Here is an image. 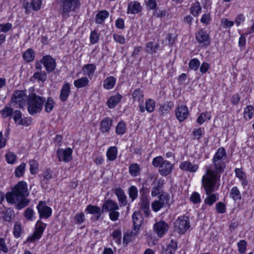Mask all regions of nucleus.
<instances>
[{
  "mask_svg": "<svg viewBox=\"0 0 254 254\" xmlns=\"http://www.w3.org/2000/svg\"><path fill=\"white\" fill-rule=\"evenodd\" d=\"M30 170L32 174H36L38 170V163L35 160H31L29 161Z\"/></svg>",
  "mask_w": 254,
  "mask_h": 254,
  "instance_id": "864d4df0",
  "label": "nucleus"
},
{
  "mask_svg": "<svg viewBox=\"0 0 254 254\" xmlns=\"http://www.w3.org/2000/svg\"><path fill=\"white\" fill-rule=\"evenodd\" d=\"M37 209L39 214V217L41 219H47L52 215V208L47 205L45 201H39L37 206Z\"/></svg>",
  "mask_w": 254,
  "mask_h": 254,
  "instance_id": "9d476101",
  "label": "nucleus"
},
{
  "mask_svg": "<svg viewBox=\"0 0 254 254\" xmlns=\"http://www.w3.org/2000/svg\"><path fill=\"white\" fill-rule=\"evenodd\" d=\"M72 150L70 148L65 149L59 148L57 151V154L60 161L68 162L71 159Z\"/></svg>",
  "mask_w": 254,
  "mask_h": 254,
  "instance_id": "4468645a",
  "label": "nucleus"
},
{
  "mask_svg": "<svg viewBox=\"0 0 254 254\" xmlns=\"http://www.w3.org/2000/svg\"><path fill=\"white\" fill-rule=\"evenodd\" d=\"M85 211L91 214L96 215L95 216V219L96 220H98L100 218L102 213H103V212H102V210H101L99 207L91 204L87 206Z\"/></svg>",
  "mask_w": 254,
  "mask_h": 254,
  "instance_id": "4be33fe9",
  "label": "nucleus"
},
{
  "mask_svg": "<svg viewBox=\"0 0 254 254\" xmlns=\"http://www.w3.org/2000/svg\"><path fill=\"white\" fill-rule=\"evenodd\" d=\"M16 157L15 154L11 152H8L5 154V159L8 164H13L15 162Z\"/></svg>",
  "mask_w": 254,
  "mask_h": 254,
  "instance_id": "680f3d73",
  "label": "nucleus"
},
{
  "mask_svg": "<svg viewBox=\"0 0 254 254\" xmlns=\"http://www.w3.org/2000/svg\"><path fill=\"white\" fill-rule=\"evenodd\" d=\"M14 217V212L10 208H7L2 212V219L5 221L10 222Z\"/></svg>",
  "mask_w": 254,
  "mask_h": 254,
  "instance_id": "58836bf2",
  "label": "nucleus"
},
{
  "mask_svg": "<svg viewBox=\"0 0 254 254\" xmlns=\"http://www.w3.org/2000/svg\"><path fill=\"white\" fill-rule=\"evenodd\" d=\"M122 98L123 96L120 94H117L115 96H111L107 102L108 108L110 109L115 108Z\"/></svg>",
  "mask_w": 254,
  "mask_h": 254,
  "instance_id": "a878e982",
  "label": "nucleus"
},
{
  "mask_svg": "<svg viewBox=\"0 0 254 254\" xmlns=\"http://www.w3.org/2000/svg\"><path fill=\"white\" fill-rule=\"evenodd\" d=\"M112 237L115 241L118 244H120L122 239V232L120 229L115 230L112 233Z\"/></svg>",
  "mask_w": 254,
  "mask_h": 254,
  "instance_id": "603ef678",
  "label": "nucleus"
},
{
  "mask_svg": "<svg viewBox=\"0 0 254 254\" xmlns=\"http://www.w3.org/2000/svg\"><path fill=\"white\" fill-rule=\"evenodd\" d=\"M247 245V243L246 241L244 240H240L238 243V251L240 254H243L246 252Z\"/></svg>",
  "mask_w": 254,
  "mask_h": 254,
  "instance_id": "4d7b16f0",
  "label": "nucleus"
},
{
  "mask_svg": "<svg viewBox=\"0 0 254 254\" xmlns=\"http://www.w3.org/2000/svg\"><path fill=\"white\" fill-rule=\"evenodd\" d=\"M176 116L180 122H183L187 119L189 115V111L186 105H181L176 109Z\"/></svg>",
  "mask_w": 254,
  "mask_h": 254,
  "instance_id": "f3484780",
  "label": "nucleus"
},
{
  "mask_svg": "<svg viewBox=\"0 0 254 254\" xmlns=\"http://www.w3.org/2000/svg\"><path fill=\"white\" fill-rule=\"evenodd\" d=\"M113 120L110 118L106 117L104 118L100 123V131L105 133L108 132L112 126Z\"/></svg>",
  "mask_w": 254,
  "mask_h": 254,
  "instance_id": "5701e85b",
  "label": "nucleus"
},
{
  "mask_svg": "<svg viewBox=\"0 0 254 254\" xmlns=\"http://www.w3.org/2000/svg\"><path fill=\"white\" fill-rule=\"evenodd\" d=\"M128 170L130 175L135 177L140 174V167L137 163H132L129 166Z\"/></svg>",
  "mask_w": 254,
  "mask_h": 254,
  "instance_id": "473e14b6",
  "label": "nucleus"
},
{
  "mask_svg": "<svg viewBox=\"0 0 254 254\" xmlns=\"http://www.w3.org/2000/svg\"><path fill=\"white\" fill-rule=\"evenodd\" d=\"M126 130V124L124 122H119L116 127V132L117 134L122 135L125 133Z\"/></svg>",
  "mask_w": 254,
  "mask_h": 254,
  "instance_id": "8fccbe9b",
  "label": "nucleus"
},
{
  "mask_svg": "<svg viewBox=\"0 0 254 254\" xmlns=\"http://www.w3.org/2000/svg\"><path fill=\"white\" fill-rule=\"evenodd\" d=\"M35 212L32 208L28 207L26 209L24 213V216L28 221H32L35 218Z\"/></svg>",
  "mask_w": 254,
  "mask_h": 254,
  "instance_id": "de8ad7c7",
  "label": "nucleus"
},
{
  "mask_svg": "<svg viewBox=\"0 0 254 254\" xmlns=\"http://www.w3.org/2000/svg\"><path fill=\"white\" fill-rule=\"evenodd\" d=\"M28 195L27 184L20 181L12 188L10 192L6 193L5 198L8 203L16 204V208L20 210L29 204L30 200L26 198Z\"/></svg>",
  "mask_w": 254,
  "mask_h": 254,
  "instance_id": "f03ea898",
  "label": "nucleus"
},
{
  "mask_svg": "<svg viewBox=\"0 0 254 254\" xmlns=\"http://www.w3.org/2000/svg\"><path fill=\"white\" fill-rule=\"evenodd\" d=\"M99 39V35L97 33L96 30H94L91 32L90 36V43L92 44H95L97 43Z\"/></svg>",
  "mask_w": 254,
  "mask_h": 254,
  "instance_id": "0e129e2a",
  "label": "nucleus"
},
{
  "mask_svg": "<svg viewBox=\"0 0 254 254\" xmlns=\"http://www.w3.org/2000/svg\"><path fill=\"white\" fill-rule=\"evenodd\" d=\"M27 97L24 90H16L14 91L11 96L9 105L10 106H14L15 105H18L16 107L19 108H22L26 103Z\"/></svg>",
  "mask_w": 254,
  "mask_h": 254,
  "instance_id": "0eeeda50",
  "label": "nucleus"
},
{
  "mask_svg": "<svg viewBox=\"0 0 254 254\" xmlns=\"http://www.w3.org/2000/svg\"><path fill=\"white\" fill-rule=\"evenodd\" d=\"M119 209V205L116 201L108 199L102 205V212H109L110 220L116 221L118 220L120 217V213L118 211Z\"/></svg>",
  "mask_w": 254,
  "mask_h": 254,
  "instance_id": "20e7f679",
  "label": "nucleus"
},
{
  "mask_svg": "<svg viewBox=\"0 0 254 254\" xmlns=\"http://www.w3.org/2000/svg\"><path fill=\"white\" fill-rule=\"evenodd\" d=\"M254 115V107L250 105L247 106L244 109V118L246 120H249L253 118Z\"/></svg>",
  "mask_w": 254,
  "mask_h": 254,
  "instance_id": "79ce46f5",
  "label": "nucleus"
},
{
  "mask_svg": "<svg viewBox=\"0 0 254 254\" xmlns=\"http://www.w3.org/2000/svg\"><path fill=\"white\" fill-rule=\"evenodd\" d=\"M154 230L159 237H162L168 231L169 226L164 221H160L154 224Z\"/></svg>",
  "mask_w": 254,
  "mask_h": 254,
  "instance_id": "2eb2a0df",
  "label": "nucleus"
},
{
  "mask_svg": "<svg viewBox=\"0 0 254 254\" xmlns=\"http://www.w3.org/2000/svg\"><path fill=\"white\" fill-rule=\"evenodd\" d=\"M155 107V102L154 100L152 99H148L145 101V107L142 103L139 105V111L141 113L145 112L146 110L148 113H152L154 111Z\"/></svg>",
  "mask_w": 254,
  "mask_h": 254,
  "instance_id": "6ab92c4d",
  "label": "nucleus"
},
{
  "mask_svg": "<svg viewBox=\"0 0 254 254\" xmlns=\"http://www.w3.org/2000/svg\"><path fill=\"white\" fill-rule=\"evenodd\" d=\"M45 110L47 113H50L53 110L55 105V102L53 98L49 97L45 101Z\"/></svg>",
  "mask_w": 254,
  "mask_h": 254,
  "instance_id": "a19ab883",
  "label": "nucleus"
},
{
  "mask_svg": "<svg viewBox=\"0 0 254 254\" xmlns=\"http://www.w3.org/2000/svg\"><path fill=\"white\" fill-rule=\"evenodd\" d=\"M226 157L225 149L223 147L219 148L212 159L214 169H207L202 178V186L207 193L212 190V188L216 186L217 182L220 180V174L223 173L226 168L225 160Z\"/></svg>",
  "mask_w": 254,
  "mask_h": 254,
  "instance_id": "f257e3e1",
  "label": "nucleus"
},
{
  "mask_svg": "<svg viewBox=\"0 0 254 254\" xmlns=\"http://www.w3.org/2000/svg\"><path fill=\"white\" fill-rule=\"evenodd\" d=\"M41 63L48 73L53 71L57 66L55 60L50 55L44 56L41 61Z\"/></svg>",
  "mask_w": 254,
  "mask_h": 254,
  "instance_id": "9b49d317",
  "label": "nucleus"
},
{
  "mask_svg": "<svg viewBox=\"0 0 254 254\" xmlns=\"http://www.w3.org/2000/svg\"><path fill=\"white\" fill-rule=\"evenodd\" d=\"M189 65L190 69L196 71L200 65V62L197 59L194 58L190 61Z\"/></svg>",
  "mask_w": 254,
  "mask_h": 254,
  "instance_id": "3c124183",
  "label": "nucleus"
},
{
  "mask_svg": "<svg viewBox=\"0 0 254 254\" xmlns=\"http://www.w3.org/2000/svg\"><path fill=\"white\" fill-rule=\"evenodd\" d=\"M177 249L178 243L177 241L174 240H171L164 252V254H175Z\"/></svg>",
  "mask_w": 254,
  "mask_h": 254,
  "instance_id": "7c9ffc66",
  "label": "nucleus"
},
{
  "mask_svg": "<svg viewBox=\"0 0 254 254\" xmlns=\"http://www.w3.org/2000/svg\"><path fill=\"white\" fill-rule=\"evenodd\" d=\"M141 207L145 216L148 217L150 213L149 203V201L146 196H143L141 197Z\"/></svg>",
  "mask_w": 254,
  "mask_h": 254,
  "instance_id": "72a5a7b5",
  "label": "nucleus"
},
{
  "mask_svg": "<svg viewBox=\"0 0 254 254\" xmlns=\"http://www.w3.org/2000/svg\"><path fill=\"white\" fill-rule=\"evenodd\" d=\"M148 178L153 180V183H155L157 181L156 184L152 188L151 190L152 196H156L160 193L164 183V181L162 179L157 180V177L154 175H149Z\"/></svg>",
  "mask_w": 254,
  "mask_h": 254,
  "instance_id": "f8f14e48",
  "label": "nucleus"
},
{
  "mask_svg": "<svg viewBox=\"0 0 254 254\" xmlns=\"http://www.w3.org/2000/svg\"><path fill=\"white\" fill-rule=\"evenodd\" d=\"M179 168L184 171L195 173L198 169V165L196 164H192L189 161H185L181 163Z\"/></svg>",
  "mask_w": 254,
  "mask_h": 254,
  "instance_id": "a211bd4d",
  "label": "nucleus"
},
{
  "mask_svg": "<svg viewBox=\"0 0 254 254\" xmlns=\"http://www.w3.org/2000/svg\"><path fill=\"white\" fill-rule=\"evenodd\" d=\"M113 39L116 42L120 44H124L126 43V39L125 38L119 34H114L113 35Z\"/></svg>",
  "mask_w": 254,
  "mask_h": 254,
  "instance_id": "774afa93",
  "label": "nucleus"
},
{
  "mask_svg": "<svg viewBox=\"0 0 254 254\" xmlns=\"http://www.w3.org/2000/svg\"><path fill=\"white\" fill-rule=\"evenodd\" d=\"M210 118L211 115L209 112H206L205 113H202L197 118V122L201 125L205 122V121L206 120H210Z\"/></svg>",
  "mask_w": 254,
  "mask_h": 254,
  "instance_id": "09e8293b",
  "label": "nucleus"
},
{
  "mask_svg": "<svg viewBox=\"0 0 254 254\" xmlns=\"http://www.w3.org/2000/svg\"><path fill=\"white\" fill-rule=\"evenodd\" d=\"M142 10V7L139 2L137 1H130L127 6V14H135Z\"/></svg>",
  "mask_w": 254,
  "mask_h": 254,
  "instance_id": "aec40b11",
  "label": "nucleus"
},
{
  "mask_svg": "<svg viewBox=\"0 0 254 254\" xmlns=\"http://www.w3.org/2000/svg\"><path fill=\"white\" fill-rule=\"evenodd\" d=\"M190 221L188 217H179L174 222L175 230L179 234H184L190 228Z\"/></svg>",
  "mask_w": 254,
  "mask_h": 254,
  "instance_id": "6e6552de",
  "label": "nucleus"
},
{
  "mask_svg": "<svg viewBox=\"0 0 254 254\" xmlns=\"http://www.w3.org/2000/svg\"><path fill=\"white\" fill-rule=\"evenodd\" d=\"M23 58L27 63L32 62L35 58V52L31 48L27 49L23 54Z\"/></svg>",
  "mask_w": 254,
  "mask_h": 254,
  "instance_id": "f704fd0d",
  "label": "nucleus"
},
{
  "mask_svg": "<svg viewBox=\"0 0 254 254\" xmlns=\"http://www.w3.org/2000/svg\"><path fill=\"white\" fill-rule=\"evenodd\" d=\"M21 232V225L20 222H16L13 228V235L16 238H19L20 236Z\"/></svg>",
  "mask_w": 254,
  "mask_h": 254,
  "instance_id": "bf43d9fd",
  "label": "nucleus"
},
{
  "mask_svg": "<svg viewBox=\"0 0 254 254\" xmlns=\"http://www.w3.org/2000/svg\"><path fill=\"white\" fill-rule=\"evenodd\" d=\"M159 46L158 45H156L154 47L153 46V43L152 42H149L147 44L146 47V52L150 54H154L156 53V49Z\"/></svg>",
  "mask_w": 254,
  "mask_h": 254,
  "instance_id": "e2e57ef3",
  "label": "nucleus"
},
{
  "mask_svg": "<svg viewBox=\"0 0 254 254\" xmlns=\"http://www.w3.org/2000/svg\"><path fill=\"white\" fill-rule=\"evenodd\" d=\"M79 0H62L61 14L64 18L69 16V12L74 11L80 6Z\"/></svg>",
  "mask_w": 254,
  "mask_h": 254,
  "instance_id": "423d86ee",
  "label": "nucleus"
},
{
  "mask_svg": "<svg viewBox=\"0 0 254 254\" xmlns=\"http://www.w3.org/2000/svg\"><path fill=\"white\" fill-rule=\"evenodd\" d=\"M132 96L134 101H137L142 103L143 101V93L140 89H135L132 94Z\"/></svg>",
  "mask_w": 254,
  "mask_h": 254,
  "instance_id": "ea45409f",
  "label": "nucleus"
},
{
  "mask_svg": "<svg viewBox=\"0 0 254 254\" xmlns=\"http://www.w3.org/2000/svg\"><path fill=\"white\" fill-rule=\"evenodd\" d=\"M234 171L235 173L236 177L239 178V180L241 181V184L243 187L246 186L248 184V182L247 179L246 174L244 172L241 168H236Z\"/></svg>",
  "mask_w": 254,
  "mask_h": 254,
  "instance_id": "bb28decb",
  "label": "nucleus"
},
{
  "mask_svg": "<svg viewBox=\"0 0 254 254\" xmlns=\"http://www.w3.org/2000/svg\"><path fill=\"white\" fill-rule=\"evenodd\" d=\"M195 39L199 44H202L203 46H208L210 44L209 36L203 29H200L196 33Z\"/></svg>",
  "mask_w": 254,
  "mask_h": 254,
  "instance_id": "ddd939ff",
  "label": "nucleus"
},
{
  "mask_svg": "<svg viewBox=\"0 0 254 254\" xmlns=\"http://www.w3.org/2000/svg\"><path fill=\"white\" fill-rule=\"evenodd\" d=\"M190 201L194 204L200 203L201 198L199 194L197 192H193L190 196Z\"/></svg>",
  "mask_w": 254,
  "mask_h": 254,
  "instance_id": "052dcab7",
  "label": "nucleus"
},
{
  "mask_svg": "<svg viewBox=\"0 0 254 254\" xmlns=\"http://www.w3.org/2000/svg\"><path fill=\"white\" fill-rule=\"evenodd\" d=\"M230 196L235 201L241 199V192L237 187H234L231 189Z\"/></svg>",
  "mask_w": 254,
  "mask_h": 254,
  "instance_id": "49530a36",
  "label": "nucleus"
},
{
  "mask_svg": "<svg viewBox=\"0 0 254 254\" xmlns=\"http://www.w3.org/2000/svg\"><path fill=\"white\" fill-rule=\"evenodd\" d=\"M89 80L87 77H83L76 80L73 82V84L77 88L85 87L89 83Z\"/></svg>",
  "mask_w": 254,
  "mask_h": 254,
  "instance_id": "c9c22d12",
  "label": "nucleus"
},
{
  "mask_svg": "<svg viewBox=\"0 0 254 254\" xmlns=\"http://www.w3.org/2000/svg\"><path fill=\"white\" fill-rule=\"evenodd\" d=\"M96 68V66L94 64H87L84 66L83 70L86 72V74L90 77L93 75Z\"/></svg>",
  "mask_w": 254,
  "mask_h": 254,
  "instance_id": "a18cd8bd",
  "label": "nucleus"
},
{
  "mask_svg": "<svg viewBox=\"0 0 254 254\" xmlns=\"http://www.w3.org/2000/svg\"><path fill=\"white\" fill-rule=\"evenodd\" d=\"M152 164L154 167H159V172L163 176L169 175L174 168V164L168 160H164L161 156L153 158Z\"/></svg>",
  "mask_w": 254,
  "mask_h": 254,
  "instance_id": "39448f33",
  "label": "nucleus"
},
{
  "mask_svg": "<svg viewBox=\"0 0 254 254\" xmlns=\"http://www.w3.org/2000/svg\"><path fill=\"white\" fill-rule=\"evenodd\" d=\"M45 101V97L38 95L35 92L29 93L27 96V109L29 113L33 115L40 113L43 109Z\"/></svg>",
  "mask_w": 254,
  "mask_h": 254,
  "instance_id": "7ed1b4c3",
  "label": "nucleus"
},
{
  "mask_svg": "<svg viewBox=\"0 0 254 254\" xmlns=\"http://www.w3.org/2000/svg\"><path fill=\"white\" fill-rule=\"evenodd\" d=\"M128 193L131 202H133L138 196V190L134 186H131L128 188Z\"/></svg>",
  "mask_w": 254,
  "mask_h": 254,
  "instance_id": "c03bdc74",
  "label": "nucleus"
},
{
  "mask_svg": "<svg viewBox=\"0 0 254 254\" xmlns=\"http://www.w3.org/2000/svg\"><path fill=\"white\" fill-rule=\"evenodd\" d=\"M42 4V0H32L31 2L29 3L27 1L24 3V8L25 9V13H28V11L31 8L34 11L39 10Z\"/></svg>",
  "mask_w": 254,
  "mask_h": 254,
  "instance_id": "412c9836",
  "label": "nucleus"
},
{
  "mask_svg": "<svg viewBox=\"0 0 254 254\" xmlns=\"http://www.w3.org/2000/svg\"><path fill=\"white\" fill-rule=\"evenodd\" d=\"M116 82V79L114 76H110L104 80L103 86L105 89L110 90L114 87Z\"/></svg>",
  "mask_w": 254,
  "mask_h": 254,
  "instance_id": "2f4dec72",
  "label": "nucleus"
},
{
  "mask_svg": "<svg viewBox=\"0 0 254 254\" xmlns=\"http://www.w3.org/2000/svg\"><path fill=\"white\" fill-rule=\"evenodd\" d=\"M109 15V12L106 10L99 11L96 15L95 22L99 24H102Z\"/></svg>",
  "mask_w": 254,
  "mask_h": 254,
  "instance_id": "c756f323",
  "label": "nucleus"
},
{
  "mask_svg": "<svg viewBox=\"0 0 254 254\" xmlns=\"http://www.w3.org/2000/svg\"><path fill=\"white\" fill-rule=\"evenodd\" d=\"M32 77L34 79L37 80L38 81L44 82L46 80L47 78V75L45 71H40L35 72L33 74Z\"/></svg>",
  "mask_w": 254,
  "mask_h": 254,
  "instance_id": "37998d69",
  "label": "nucleus"
},
{
  "mask_svg": "<svg viewBox=\"0 0 254 254\" xmlns=\"http://www.w3.org/2000/svg\"><path fill=\"white\" fill-rule=\"evenodd\" d=\"M215 186L212 188V190L210 191L208 193H207L206 190L204 189L206 194L208 195L204 199V203L209 206L213 205L218 199L219 195L218 193L211 194L215 190Z\"/></svg>",
  "mask_w": 254,
  "mask_h": 254,
  "instance_id": "393cba45",
  "label": "nucleus"
},
{
  "mask_svg": "<svg viewBox=\"0 0 254 254\" xmlns=\"http://www.w3.org/2000/svg\"><path fill=\"white\" fill-rule=\"evenodd\" d=\"M13 112V110L12 108L5 107L4 108L0 111V114L3 118H7L11 116Z\"/></svg>",
  "mask_w": 254,
  "mask_h": 254,
  "instance_id": "5fc2aeb1",
  "label": "nucleus"
},
{
  "mask_svg": "<svg viewBox=\"0 0 254 254\" xmlns=\"http://www.w3.org/2000/svg\"><path fill=\"white\" fill-rule=\"evenodd\" d=\"M201 12V7L198 1L194 2L190 8V12L195 17H197Z\"/></svg>",
  "mask_w": 254,
  "mask_h": 254,
  "instance_id": "4c0bfd02",
  "label": "nucleus"
},
{
  "mask_svg": "<svg viewBox=\"0 0 254 254\" xmlns=\"http://www.w3.org/2000/svg\"><path fill=\"white\" fill-rule=\"evenodd\" d=\"M70 92V85L69 83L66 82L64 84L61 89L60 95V99L63 102L67 100Z\"/></svg>",
  "mask_w": 254,
  "mask_h": 254,
  "instance_id": "b1692460",
  "label": "nucleus"
},
{
  "mask_svg": "<svg viewBox=\"0 0 254 254\" xmlns=\"http://www.w3.org/2000/svg\"><path fill=\"white\" fill-rule=\"evenodd\" d=\"M221 25L224 28H230L234 25V22L228 19L223 18L221 21Z\"/></svg>",
  "mask_w": 254,
  "mask_h": 254,
  "instance_id": "338daca9",
  "label": "nucleus"
},
{
  "mask_svg": "<svg viewBox=\"0 0 254 254\" xmlns=\"http://www.w3.org/2000/svg\"><path fill=\"white\" fill-rule=\"evenodd\" d=\"M25 164L22 163L16 168L15 170V175L16 177H20L23 175L25 169Z\"/></svg>",
  "mask_w": 254,
  "mask_h": 254,
  "instance_id": "6e6d98bb",
  "label": "nucleus"
},
{
  "mask_svg": "<svg viewBox=\"0 0 254 254\" xmlns=\"http://www.w3.org/2000/svg\"><path fill=\"white\" fill-rule=\"evenodd\" d=\"M118 154V149L116 146L110 147L107 151L106 156L107 159L111 161H113L117 159Z\"/></svg>",
  "mask_w": 254,
  "mask_h": 254,
  "instance_id": "c85d7f7f",
  "label": "nucleus"
},
{
  "mask_svg": "<svg viewBox=\"0 0 254 254\" xmlns=\"http://www.w3.org/2000/svg\"><path fill=\"white\" fill-rule=\"evenodd\" d=\"M132 217L134 230L135 231L138 230L143 220L141 214L139 212H134L132 214Z\"/></svg>",
  "mask_w": 254,
  "mask_h": 254,
  "instance_id": "cd10ccee",
  "label": "nucleus"
},
{
  "mask_svg": "<svg viewBox=\"0 0 254 254\" xmlns=\"http://www.w3.org/2000/svg\"><path fill=\"white\" fill-rule=\"evenodd\" d=\"M114 193L117 197L119 206H125L127 204V197L121 188H116L114 190Z\"/></svg>",
  "mask_w": 254,
  "mask_h": 254,
  "instance_id": "dca6fc26",
  "label": "nucleus"
},
{
  "mask_svg": "<svg viewBox=\"0 0 254 254\" xmlns=\"http://www.w3.org/2000/svg\"><path fill=\"white\" fill-rule=\"evenodd\" d=\"M47 224L43 223L41 220H38L35 226V231L31 237H29L27 241L32 242L36 240L40 239L46 227Z\"/></svg>",
  "mask_w": 254,
  "mask_h": 254,
  "instance_id": "1a4fd4ad",
  "label": "nucleus"
},
{
  "mask_svg": "<svg viewBox=\"0 0 254 254\" xmlns=\"http://www.w3.org/2000/svg\"><path fill=\"white\" fill-rule=\"evenodd\" d=\"M211 18L210 16V13L208 12L205 14H203L202 15V17L200 19V22L205 25H208L210 21Z\"/></svg>",
  "mask_w": 254,
  "mask_h": 254,
  "instance_id": "69168bd1",
  "label": "nucleus"
},
{
  "mask_svg": "<svg viewBox=\"0 0 254 254\" xmlns=\"http://www.w3.org/2000/svg\"><path fill=\"white\" fill-rule=\"evenodd\" d=\"M204 133V130L203 128L199 127L197 129H194L192 132L193 138L198 140Z\"/></svg>",
  "mask_w": 254,
  "mask_h": 254,
  "instance_id": "13d9d810",
  "label": "nucleus"
},
{
  "mask_svg": "<svg viewBox=\"0 0 254 254\" xmlns=\"http://www.w3.org/2000/svg\"><path fill=\"white\" fill-rule=\"evenodd\" d=\"M174 106V103L171 102H167L162 104L159 108L160 111L162 115L167 114Z\"/></svg>",
  "mask_w": 254,
  "mask_h": 254,
  "instance_id": "e433bc0d",
  "label": "nucleus"
}]
</instances>
